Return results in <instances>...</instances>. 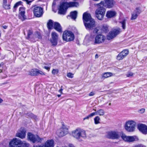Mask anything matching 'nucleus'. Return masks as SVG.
<instances>
[{"instance_id": "obj_1", "label": "nucleus", "mask_w": 147, "mask_h": 147, "mask_svg": "<svg viewBox=\"0 0 147 147\" xmlns=\"http://www.w3.org/2000/svg\"><path fill=\"white\" fill-rule=\"evenodd\" d=\"M83 19L87 29L92 30L95 26V21L92 18L90 14L84 13L83 14Z\"/></svg>"}, {"instance_id": "obj_2", "label": "nucleus", "mask_w": 147, "mask_h": 147, "mask_svg": "<svg viewBox=\"0 0 147 147\" xmlns=\"http://www.w3.org/2000/svg\"><path fill=\"white\" fill-rule=\"evenodd\" d=\"M78 5V3L76 2H71L69 3L62 2L60 3L59 8V13L60 14H65L66 10L69 7H77Z\"/></svg>"}, {"instance_id": "obj_3", "label": "nucleus", "mask_w": 147, "mask_h": 147, "mask_svg": "<svg viewBox=\"0 0 147 147\" xmlns=\"http://www.w3.org/2000/svg\"><path fill=\"white\" fill-rule=\"evenodd\" d=\"M104 1H102L98 4H95L97 6V8L95 11V15L96 17L100 20H102L103 19L106 11L104 7Z\"/></svg>"}, {"instance_id": "obj_4", "label": "nucleus", "mask_w": 147, "mask_h": 147, "mask_svg": "<svg viewBox=\"0 0 147 147\" xmlns=\"http://www.w3.org/2000/svg\"><path fill=\"white\" fill-rule=\"evenodd\" d=\"M105 38V36L101 34H98L95 36V35L91 34L89 39L90 41H94V44H96L103 42Z\"/></svg>"}, {"instance_id": "obj_5", "label": "nucleus", "mask_w": 147, "mask_h": 147, "mask_svg": "<svg viewBox=\"0 0 147 147\" xmlns=\"http://www.w3.org/2000/svg\"><path fill=\"white\" fill-rule=\"evenodd\" d=\"M73 136L77 139L81 138H86V136L85 131L80 128H77L72 132Z\"/></svg>"}, {"instance_id": "obj_6", "label": "nucleus", "mask_w": 147, "mask_h": 147, "mask_svg": "<svg viewBox=\"0 0 147 147\" xmlns=\"http://www.w3.org/2000/svg\"><path fill=\"white\" fill-rule=\"evenodd\" d=\"M136 126V122L132 120H130L126 122L125 128L127 131L132 132L135 131Z\"/></svg>"}, {"instance_id": "obj_7", "label": "nucleus", "mask_w": 147, "mask_h": 147, "mask_svg": "<svg viewBox=\"0 0 147 147\" xmlns=\"http://www.w3.org/2000/svg\"><path fill=\"white\" fill-rule=\"evenodd\" d=\"M59 38L58 34L55 32H52L51 34V38L49 39L51 46L53 47L56 46L57 45Z\"/></svg>"}, {"instance_id": "obj_8", "label": "nucleus", "mask_w": 147, "mask_h": 147, "mask_svg": "<svg viewBox=\"0 0 147 147\" xmlns=\"http://www.w3.org/2000/svg\"><path fill=\"white\" fill-rule=\"evenodd\" d=\"M63 40L66 41H70L73 40L74 38V34L71 31H65L62 35Z\"/></svg>"}, {"instance_id": "obj_9", "label": "nucleus", "mask_w": 147, "mask_h": 147, "mask_svg": "<svg viewBox=\"0 0 147 147\" xmlns=\"http://www.w3.org/2000/svg\"><path fill=\"white\" fill-rule=\"evenodd\" d=\"M121 32V29L120 28L113 29L109 32L107 36V38L108 40L112 39L119 34Z\"/></svg>"}, {"instance_id": "obj_10", "label": "nucleus", "mask_w": 147, "mask_h": 147, "mask_svg": "<svg viewBox=\"0 0 147 147\" xmlns=\"http://www.w3.org/2000/svg\"><path fill=\"white\" fill-rule=\"evenodd\" d=\"M28 139L34 143L36 142H41L42 138H39L37 135H34L31 133L28 134Z\"/></svg>"}, {"instance_id": "obj_11", "label": "nucleus", "mask_w": 147, "mask_h": 147, "mask_svg": "<svg viewBox=\"0 0 147 147\" xmlns=\"http://www.w3.org/2000/svg\"><path fill=\"white\" fill-rule=\"evenodd\" d=\"M119 133L115 131H111L107 133V137L110 139H118L120 138Z\"/></svg>"}, {"instance_id": "obj_12", "label": "nucleus", "mask_w": 147, "mask_h": 147, "mask_svg": "<svg viewBox=\"0 0 147 147\" xmlns=\"http://www.w3.org/2000/svg\"><path fill=\"white\" fill-rule=\"evenodd\" d=\"M33 13L34 16L36 17H40L43 14V8L40 7H35L34 9Z\"/></svg>"}, {"instance_id": "obj_13", "label": "nucleus", "mask_w": 147, "mask_h": 147, "mask_svg": "<svg viewBox=\"0 0 147 147\" xmlns=\"http://www.w3.org/2000/svg\"><path fill=\"white\" fill-rule=\"evenodd\" d=\"M21 143V141L15 138H13L9 143V147H20L19 145Z\"/></svg>"}, {"instance_id": "obj_14", "label": "nucleus", "mask_w": 147, "mask_h": 147, "mask_svg": "<svg viewBox=\"0 0 147 147\" xmlns=\"http://www.w3.org/2000/svg\"><path fill=\"white\" fill-rule=\"evenodd\" d=\"M57 134L59 137H62L67 134L68 133V129L64 125L57 131Z\"/></svg>"}, {"instance_id": "obj_15", "label": "nucleus", "mask_w": 147, "mask_h": 147, "mask_svg": "<svg viewBox=\"0 0 147 147\" xmlns=\"http://www.w3.org/2000/svg\"><path fill=\"white\" fill-rule=\"evenodd\" d=\"M141 12V10L139 8L137 7L134 12L131 13V20H135L137 18L138 15Z\"/></svg>"}, {"instance_id": "obj_16", "label": "nucleus", "mask_w": 147, "mask_h": 147, "mask_svg": "<svg viewBox=\"0 0 147 147\" xmlns=\"http://www.w3.org/2000/svg\"><path fill=\"white\" fill-rule=\"evenodd\" d=\"M26 131L24 128H20L17 132L16 136L21 139L25 138Z\"/></svg>"}, {"instance_id": "obj_17", "label": "nucleus", "mask_w": 147, "mask_h": 147, "mask_svg": "<svg viewBox=\"0 0 147 147\" xmlns=\"http://www.w3.org/2000/svg\"><path fill=\"white\" fill-rule=\"evenodd\" d=\"M54 141L51 140H47L44 145H38L34 147H54Z\"/></svg>"}, {"instance_id": "obj_18", "label": "nucleus", "mask_w": 147, "mask_h": 147, "mask_svg": "<svg viewBox=\"0 0 147 147\" xmlns=\"http://www.w3.org/2000/svg\"><path fill=\"white\" fill-rule=\"evenodd\" d=\"M138 128L143 134H147V126L146 125L142 124L138 125Z\"/></svg>"}, {"instance_id": "obj_19", "label": "nucleus", "mask_w": 147, "mask_h": 147, "mask_svg": "<svg viewBox=\"0 0 147 147\" xmlns=\"http://www.w3.org/2000/svg\"><path fill=\"white\" fill-rule=\"evenodd\" d=\"M105 3H104L105 6L108 8H111L114 6L115 2L113 0H104Z\"/></svg>"}, {"instance_id": "obj_20", "label": "nucleus", "mask_w": 147, "mask_h": 147, "mask_svg": "<svg viewBox=\"0 0 147 147\" xmlns=\"http://www.w3.org/2000/svg\"><path fill=\"white\" fill-rule=\"evenodd\" d=\"M19 11L20 15L19 16V18L22 21H23L26 19V17L25 16V9L23 7H20L19 8Z\"/></svg>"}, {"instance_id": "obj_21", "label": "nucleus", "mask_w": 147, "mask_h": 147, "mask_svg": "<svg viewBox=\"0 0 147 147\" xmlns=\"http://www.w3.org/2000/svg\"><path fill=\"white\" fill-rule=\"evenodd\" d=\"M116 14V12L115 11H108L107 12L106 16L108 18H111L115 16Z\"/></svg>"}, {"instance_id": "obj_22", "label": "nucleus", "mask_w": 147, "mask_h": 147, "mask_svg": "<svg viewBox=\"0 0 147 147\" xmlns=\"http://www.w3.org/2000/svg\"><path fill=\"white\" fill-rule=\"evenodd\" d=\"M54 28L57 31L61 32H62V28L60 24L58 22H55L54 24Z\"/></svg>"}, {"instance_id": "obj_23", "label": "nucleus", "mask_w": 147, "mask_h": 147, "mask_svg": "<svg viewBox=\"0 0 147 147\" xmlns=\"http://www.w3.org/2000/svg\"><path fill=\"white\" fill-rule=\"evenodd\" d=\"M41 36L40 32H36L34 34L33 38L34 40V42L36 40H38L41 38Z\"/></svg>"}, {"instance_id": "obj_24", "label": "nucleus", "mask_w": 147, "mask_h": 147, "mask_svg": "<svg viewBox=\"0 0 147 147\" xmlns=\"http://www.w3.org/2000/svg\"><path fill=\"white\" fill-rule=\"evenodd\" d=\"M77 12L76 11L71 12L70 13V16L71 18L75 20L77 18Z\"/></svg>"}, {"instance_id": "obj_25", "label": "nucleus", "mask_w": 147, "mask_h": 147, "mask_svg": "<svg viewBox=\"0 0 147 147\" xmlns=\"http://www.w3.org/2000/svg\"><path fill=\"white\" fill-rule=\"evenodd\" d=\"M3 7L6 9H10V5L7 4V0H3Z\"/></svg>"}, {"instance_id": "obj_26", "label": "nucleus", "mask_w": 147, "mask_h": 147, "mask_svg": "<svg viewBox=\"0 0 147 147\" xmlns=\"http://www.w3.org/2000/svg\"><path fill=\"white\" fill-rule=\"evenodd\" d=\"M53 20H49L47 23V27L49 29H51L53 27Z\"/></svg>"}, {"instance_id": "obj_27", "label": "nucleus", "mask_w": 147, "mask_h": 147, "mask_svg": "<svg viewBox=\"0 0 147 147\" xmlns=\"http://www.w3.org/2000/svg\"><path fill=\"white\" fill-rule=\"evenodd\" d=\"M122 138V139L125 142H128L129 136H127L125 134H123V133H120V137Z\"/></svg>"}, {"instance_id": "obj_28", "label": "nucleus", "mask_w": 147, "mask_h": 147, "mask_svg": "<svg viewBox=\"0 0 147 147\" xmlns=\"http://www.w3.org/2000/svg\"><path fill=\"white\" fill-rule=\"evenodd\" d=\"M113 74L111 72L105 73L103 74L102 78H106L112 76Z\"/></svg>"}, {"instance_id": "obj_29", "label": "nucleus", "mask_w": 147, "mask_h": 147, "mask_svg": "<svg viewBox=\"0 0 147 147\" xmlns=\"http://www.w3.org/2000/svg\"><path fill=\"white\" fill-rule=\"evenodd\" d=\"M128 142H134L136 140V136H129Z\"/></svg>"}, {"instance_id": "obj_30", "label": "nucleus", "mask_w": 147, "mask_h": 147, "mask_svg": "<svg viewBox=\"0 0 147 147\" xmlns=\"http://www.w3.org/2000/svg\"><path fill=\"white\" fill-rule=\"evenodd\" d=\"M96 115H99L100 116H103L105 114L104 111L102 109H100L96 112Z\"/></svg>"}, {"instance_id": "obj_31", "label": "nucleus", "mask_w": 147, "mask_h": 147, "mask_svg": "<svg viewBox=\"0 0 147 147\" xmlns=\"http://www.w3.org/2000/svg\"><path fill=\"white\" fill-rule=\"evenodd\" d=\"M126 20L123 19L120 22L123 29L124 30H125L126 28Z\"/></svg>"}, {"instance_id": "obj_32", "label": "nucleus", "mask_w": 147, "mask_h": 147, "mask_svg": "<svg viewBox=\"0 0 147 147\" xmlns=\"http://www.w3.org/2000/svg\"><path fill=\"white\" fill-rule=\"evenodd\" d=\"M125 57L124 55H123V54L120 53L117 56V59L118 60H120L123 59Z\"/></svg>"}, {"instance_id": "obj_33", "label": "nucleus", "mask_w": 147, "mask_h": 147, "mask_svg": "<svg viewBox=\"0 0 147 147\" xmlns=\"http://www.w3.org/2000/svg\"><path fill=\"white\" fill-rule=\"evenodd\" d=\"M36 69H32L30 72L29 74L32 76H36Z\"/></svg>"}, {"instance_id": "obj_34", "label": "nucleus", "mask_w": 147, "mask_h": 147, "mask_svg": "<svg viewBox=\"0 0 147 147\" xmlns=\"http://www.w3.org/2000/svg\"><path fill=\"white\" fill-rule=\"evenodd\" d=\"M120 53L122 54H123V55H124V56L125 57L128 54L129 51L127 49H125L122 51Z\"/></svg>"}, {"instance_id": "obj_35", "label": "nucleus", "mask_w": 147, "mask_h": 147, "mask_svg": "<svg viewBox=\"0 0 147 147\" xmlns=\"http://www.w3.org/2000/svg\"><path fill=\"white\" fill-rule=\"evenodd\" d=\"M94 123L96 124H98L100 123L99 121L100 120V119L99 117L98 116L95 117L94 119Z\"/></svg>"}, {"instance_id": "obj_36", "label": "nucleus", "mask_w": 147, "mask_h": 147, "mask_svg": "<svg viewBox=\"0 0 147 147\" xmlns=\"http://www.w3.org/2000/svg\"><path fill=\"white\" fill-rule=\"evenodd\" d=\"M5 67L3 66V63H0V73L2 72L3 71L4 69L5 70Z\"/></svg>"}, {"instance_id": "obj_37", "label": "nucleus", "mask_w": 147, "mask_h": 147, "mask_svg": "<svg viewBox=\"0 0 147 147\" xmlns=\"http://www.w3.org/2000/svg\"><path fill=\"white\" fill-rule=\"evenodd\" d=\"M21 144L22 145V147H28L29 146V144L26 143L25 141L22 142H21Z\"/></svg>"}, {"instance_id": "obj_38", "label": "nucleus", "mask_w": 147, "mask_h": 147, "mask_svg": "<svg viewBox=\"0 0 147 147\" xmlns=\"http://www.w3.org/2000/svg\"><path fill=\"white\" fill-rule=\"evenodd\" d=\"M102 30L105 32H107L108 31V27L107 25H104L102 28Z\"/></svg>"}, {"instance_id": "obj_39", "label": "nucleus", "mask_w": 147, "mask_h": 147, "mask_svg": "<svg viewBox=\"0 0 147 147\" xmlns=\"http://www.w3.org/2000/svg\"><path fill=\"white\" fill-rule=\"evenodd\" d=\"M21 1H19L18 2L16 3L15 4L13 7V8L14 9H13V11H14V10H15L16 9V8L18 7L21 4Z\"/></svg>"}, {"instance_id": "obj_40", "label": "nucleus", "mask_w": 147, "mask_h": 147, "mask_svg": "<svg viewBox=\"0 0 147 147\" xmlns=\"http://www.w3.org/2000/svg\"><path fill=\"white\" fill-rule=\"evenodd\" d=\"M36 72L37 76H38L40 74L41 75H45L44 73L42 71L38 69H36Z\"/></svg>"}, {"instance_id": "obj_41", "label": "nucleus", "mask_w": 147, "mask_h": 147, "mask_svg": "<svg viewBox=\"0 0 147 147\" xmlns=\"http://www.w3.org/2000/svg\"><path fill=\"white\" fill-rule=\"evenodd\" d=\"M99 27H96L93 30V33H92L91 34H93L94 33L97 34L99 30Z\"/></svg>"}, {"instance_id": "obj_42", "label": "nucleus", "mask_w": 147, "mask_h": 147, "mask_svg": "<svg viewBox=\"0 0 147 147\" xmlns=\"http://www.w3.org/2000/svg\"><path fill=\"white\" fill-rule=\"evenodd\" d=\"M67 76L70 78H72L74 77V74L69 72L67 74Z\"/></svg>"}, {"instance_id": "obj_43", "label": "nucleus", "mask_w": 147, "mask_h": 147, "mask_svg": "<svg viewBox=\"0 0 147 147\" xmlns=\"http://www.w3.org/2000/svg\"><path fill=\"white\" fill-rule=\"evenodd\" d=\"M58 69H53L52 71V74L54 75L57 74L58 73Z\"/></svg>"}, {"instance_id": "obj_44", "label": "nucleus", "mask_w": 147, "mask_h": 147, "mask_svg": "<svg viewBox=\"0 0 147 147\" xmlns=\"http://www.w3.org/2000/svg\"><path fill=\"white\" fill-rule=\"evenodd\" d=\"M32 31L31 30H28V39L30 38V36L32 34Z\"/></svg>"}, {"instance_id": "obj_45", "label": "nucleus", "mask_w": 147, "mask_h": 147, "mask_svg": "<svg viewBox=\"0 0 147 147\" xmlns=\"http://www.w3.org/2000/svg\"><path fill=\"white\" fill-rule=\"evenodd\" d=\"M133 75V74L131 72H128L126 74V76L128 77H132Z\"/></svg>"}, {"instance_id": "obj_46", "label": "nucleus", "mask_w": 147, "mask_h": 147, "mask_svg": "<svg viewBox=\"0 0 147 147\" xmlns=\"http://www.w3.org/2000/svg\"><path fill=\"white\" fill-rule=\"evenodd\" d=\"M96 115V112H95L92 113L89 115L90 117H91Z\"/></svg>"}, {"instance_id": "obj_47", "label": "nucleus", "mask_w": 147, "mask_h": 147, "mask_svg": "<svg viewBox=\"0 0 147 147\" xmlns=\"http://www.w3.org/2000/svg\"><path fill=\"white\" fill-rule=\"evenodd\" d=\"M133 147H145V146L142 144H140L136 145Z\"/></svg>"}, {"instance_id": "obj_48", "label": "nucleus", "mask_w": 147, "mask_h": 147, "mask_svg": "<svg viewBox=\"0 0 147 147\" xmlns=\"http://www.w3.org/2000/svg\"><path fill=\"white\" fill-rule=\"evenodd\" d=\"M95 94V93L94 92H92L89 94L88 95L89 96H93Z\"/></svg>"}, {"instance_id": "obj_49", "label": "nucleus", "mask_w": 147, "mask_h": 147, "mask_svg": "<svg viewBox=\"0 0 147 147\" xmlns=\"http://www.w3.org/2000/svg\"><path fill=\"white\" fill-rule=\"evenodd\" d=\"M145 109H142L139 110L140 112L141 113H144L145 112Z\"/></svg>"}, {"instance_id": "obj_50", "label": "nucleus", "mask_w": 147, "mask_h": 147, "mask_svg": "<svg viewBox=\"0 0 147 147\" xmlns=\"http://www.w3.org/2000/svg\"><path fill=\"white\" fill-rule=\"evenodd\" d=\"M30 114V117H33L35 119L36 118V116L35 115H34L32 113H31Z\"/></svg>"}, {"instance_id": "obj_51", "label": "nucleus", "mask_w": 147, "mask_h": 147, "mask_svg": "<svg viewBox=\"0 0 147 147\" xmlns=\"http://www.w3.org/2000/svg\"><path fill=\"white\" fill-rule=\"evenodd\" d=\"M22 1H25L26 2L27 4H29L30 3L32 2V1H29L28 0H22Z\"/></svg>"}, {"instance_id": "obj_52", "label": "nucleus", "mask_w": 147, "mask_h": 147, "mask_svg": "<svg viewBox=\"0 0 147 147\" xmlns=\"http://www.w3.org/2000/svg\"><path fill=\"white\" fill-rule=\"evenodd\" d=\"M44 68L45 69L48 70V71H49L50 70V68L49 67H47V66H44Z\"/></svg>"}, {"instance_id": "obj_53", "label": "nucleus", "mask_w": 147, "mask_h": 147, "mask_svg": "<svg viewBox=\"0 0 147 147\" xmlns=\"http://www.w3.org/2000/svg\"><path fill=\"white\" fill-rule=\"evenodd\" d=\"M90 118V117H89V115H88V116H87V117H84V119H83V120H86V119H89Z\"/></svg>"}, {"instance_id": "obj_54", "label": "nucleus", "mask_w": 147, "mask_h": 147, "mask_svg": "<svg viewBox=\"0 0 147 147\" xmlns=\"http://www.w3.org/2000/svg\"><path fill=\"white\" fill-rule=\"evenodd\" d=\"M98 55L97 54H96L95 56V58L96 59L98 58Z\"/></svg>"}, {"instance_id": "obj_55", "label": "nucleus", "mask_w": 147, "mask_h": 147, "mask_svg": "<svg viewBox=\"0 0 147 147\" xmlns=\"http://www.w3.org/2000/svg\"><path fill=\"white\" fill-rule=\"evenodd\" d=\"M63 90V89H60L59 90V92H60L61 93H62V90Z\"/></svg>"}, {"instance_id": "obj_56", "label": "nucleus", "mask_w": 147, "mask_h": 147, "mask_svg": "<svg viewBox=\"0 0 147 147\" xmlns=\"http://www.w3.org/2000/svg\"><path fill=\"white\" fill-rule=\"evenodd\" d=\"M3 101V100L2 99H1V98H0V103L2 102Z\"/></svg>"}, {"instance_id": "obj_57", "label": "nucleus", "mask_w": 147, "mask_h": 147, "mask_svg": "<svg viewBox=\"0 0 147 147\" xmlns=\"http://www.w3.org/2000/svg\"><path fill=\"white\" fill-rule=\"evenodd\" d=\"M55 5V3L54 2H53L52 3V6H54Z\"/></svg>"}, {"instance_id": "obj_58", "label": "nucleus", "mask_w": 147, "mask_h": 147, "mask_svg": "<svg viewBox=\"0 0 147 147\" xmlns=\"http://www.w3.org/2000/svg\"><path fill=\"white\" fill-rule=\"evenodd\" d=\"M3 27L4 29H6L7 28V26H4Z\"/></svg>"}, {"instance_id": "obj_59", "label": "nucleus", "mask_w": 147, "mask_h": 147, "mask_svg": "<svg viewBox=\"0 0 147 147\" xmlns=\"http://www.w3.org/2000/svg\"><path fill=\"white\" fill-rule=\"evenodd\" d=\"M61 96V94H58L57 95V96L58 97H60Z\"/></svg>"}, {"instance_id": "obj_60", "label": "nucleus", "mask_w": 147, "mask_h": 147, "mask_svg": "<svg viewBox=\"0 0 147 147\" xmlns=\"http://www.w3.org/2000/svg\"><path fill=\"white\" fill-rule=\"evenodd\" d=\"M93 0L94 1H99V0Z\"/></svg>"}, {"instance_id": "obj_61", "label": "nucleus", "mask_w": 147, "mask_h": 147, "mask_svg": "<svg viewBox=\"0 0 147 147\" xmlns=\"http://www.w3.org/2000/svg\"><path fill=\"white\" fill-rule=\"evenodd\" d=\"M111 105V103H109V105Z\"/></svg>"}, {"instance_id": "obj_62", "label": "nucleus", "mask_w": 147, "mask_h": 147, "mask_svg": "<svg viewBox=\"0 0 147 147\" xmlns=\"http://www.w3.org/2000/svg\"><path fill=\"white\" fill-rule=\"evenodd\" d=\"M1 36V33H0V37Z\"/></svg>"}]
</instances>
